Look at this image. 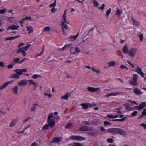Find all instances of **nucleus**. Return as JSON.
<instances>
[{
	"instance_id": "nucleus-1",
	"label": "nucleus",
	"mask_w": 146,
	"mask_h": 146,
	"mask_svg": "<svg viewBox=\"0 0 146 146\" xmlns=\"http://www.w3.org/2000/svg\"><path fill=\"white\" fill-rule=\"evenodd\" d=\"M54 115L53 113L50 114L47 118L48 124H45L42 128L43 130L51 129L55 125V121L53 118Z\"/></svg>"
},
{
	"instance_id": "nucleus-2",
	"label": "nucleus",
	"mask_w": 146,
	"mask_h": 146,
	"mask_svg": "<svg viewBox=\"0 0 146 146\" xmlns=\"http://www.w3.org/2000/svg\"><path fill=\"white\" fill-rule=\"evenodd\" d=\"M106 133H109L113 134H119L121 135H125L126 134V132L125 131L119 128H109L107 130Z\"/></svg>"
},
{
	"instance_id": "nucleus-3",
	"label": "nucleus",
	"mask_w": 146,
	"mask_h": 146,
	"mask_svg": "<svg viewBox=\"0 0 146 146\" xmlns=\"http://www.w3.org/2000/svg\"><path fill=\"white\" fill-rule=\"evenodd\" d=\"M137 49L136 48H131L129 50L128 55L131 58L134 57L136 54Z\"/></svg>"
},
{
	"instance_id": "nucleus-4",
	"label": "nucleus",
	"mask_w": 146,
	"mask_h": 146,
	"mask_svg": "<svg viewBox=\"0 0 146 146\" xmlns=\"http://www.w3.org/2000/svg\"><path fill=\"white\" fill-rule=\"evenodd\" d=\"M138 75L134 74L133 75V79L130 80L129 83L131 84L134 86H136L138 84L137 82Z\"/></svg>"
},
{
	"instance_id": "nucleus-5",
	"label": "nucleus",
	"mask_w": 146,
	"mask_h": 146,
	"mask_svg": "<svg viewBox=\"0 0 146 146\" xmlns=\"http://www.w3.org/2000/svg\"><path fill=\"white\" fill-rule=\"evenodd\" d=\"M31 46V45L30 44H28L26 46L19 48L17 50V53L19 54L20 53V52H26Z\"/></svg>"
},
{
	"instance_id": "nucleus-6",
	"label": "nucleus",
	"mask_w": 146,
	"mask_h": 146,
	"mask_svg": "<svg viewBox=\"0 0 146 146\" xmlns=\"http://www.w3.org/2000/svg\"><path fill=\"white\" fill-rule=\"evenodd\" d=\"M70 138L72 140H76L78 141H80L85 139L84 137L79 136L73 135L70 137Z\"/></svg>"
},
{
	"instance_id": "nucleus-7",
	"label": "nucleus",
	"mask_w": 146,
	"mask_h": 146,
	"mask_svg": "<svg viewBox=\"0 0 146 146\" xmlns=\"http://www.w3.org/2000/svg\"><path fill=\"white\" fill-rule=\"evenodd\" d=\"M146 105V102H143L141 103L139 106H136L135 108L137 110H141L143 109Z\"/></svg>"
},
{
	"instance_id": "nucleus-8",
	"label": "nucleus",
	"mask_w": 146,
	"mask_h": 146,
	"mask_svg": "<svg viewBox=\"0 0 146 146\" xmlns=\"http://www.w3.org/2000/svg\"><path fill=\"white\" fill-rule=\"evenodd\" d=\"M100 89V88L98 87L96 88L94 87H89L87 88V90L88 91L93 92H96Z\"/></svg>"
},
{
	"instance_id": "nucleus-9",
	"label": "nucleus",
	"mask_w": 146,
	"mask_h": 146,
	"mask_svg": "<svg viewBox=\"0 0 146 146\" xmlns=\"http://www.w3.org/2000/svg\"><path fill=\"white\" fill-rule=\"evenodd\" d=\"M136 72L141 76L143 78L145 75V74L142 72L141 68L139 66H137V68H135Z\"/></svg>"
},
{
	"instance_id": "nucleus-10",
	"label": "nucleus",
	"mask_w": 146,
	"mask_h": 146,
	"mask_svg": "<svg viewBox=\"0 0 146 146\" xmlns=\"http://www.w3.org/2000/svg\"><path fill=\"white\" fill-rule=\"evenodd\" d=\"M18 118H16L15 119L13 120L9 123V126L12 127L15 125V124L17 123L18 121Z\"/></svg>"
},
{
	"instance_id": "nucleus-11",
	"label": "nucleus",
	"mask_w": 146,
	"mask_h": 146,
	"mask_svg": "<svg viewBox=\"0 0 146 146\" xmlns=\"http://www.w3.org/2000/svg\"><path fill=\"white\" fill-rule=\"evenodd\" d=\"M19 27V26L18 25H12L9 26L7 29V31L9 29L11 30H17Z\"/></svg>"
},
{
	"instance_id": "nucleus-12",
	"label": "nucleus",
	"mask_w": 146,
	"mask_h": 146,
	"mask_svg": "<svg viewBox=\"0 0 146 146\" xmlns=\"http://www.w3.org/2000/svg\"><path fill=\"white\" fill-rule=\"evenodd\" d=\"M27 81L25 80H21L17 83V84L19 86H23L27 85Z\"/></svg>"
},
{
	"instance_id": "nucleus-13",
	"label": "nucleus",
	"mask_w": 146,
	"mask_h": 146,
	"mask_svg": "<svg viewBox=\"0 0 146 146\" xmlns=\"http://www.w3.org/2000/svg\"><path fill=\"white\" fill-rule=\"evenodd\" d=\"M82 108L84 109H87L88 107H92V105L90 103H82L81 104Z\"/></svg>"
},
{
	"instance_id": "nucleus-14",
	"label": "nucleus",
	"mask_w": 146,
	"mask_h": 146,
	"mask_svg": "<svg viewBox=\"0 0 146 146\" xmlns=\"http://www.w3.org/2000/svg\"><path fill=\"white\" fill-rule=\"evenodd\" d=\"M13 82V81L7 82L5 83L1 86H0V90L5 88L9 84Z\"/></svg>"
},
{
	"instance_id": "nucleus-15",
	"label": "nucleus",
	"mask_w": 146,
	"mask_h": 146,
	"mask_svg": "<svg viewBox=\"0 0 146 146\" xmlns=\"http://www.w3.org/2000/svg\"><path fill=\"white\" fill-rule=\"evenodd\" d=\"M13 82V81L7 82L5 83L1 86H0V90L5 88L9 84Z\"/></svg>"
},
{
	"instance_id": "nucleus-16",
	"label": "nucleus",
	"mask_w": 146,
	"mask_h": 146,
	"mask_svg": "<svg viewBox=\"0 0 146 146\" xmlns=\"http://www.w3.org/2000/svg\"><path fill=\"white\" fill-rule=\"evenodd\" d=\"M120 93L119 92L117 93H109L106 95H104V96L106 98H108L109 97L112 96H116L120 94Z\"/></svg>"
},
{
	"instance_id": "nucleus-17",
	"label": "nucleus",
	"mask_w": 146,
	"mask_h": 146,
	"mask_svg": "<svg viewBox=\"0 0 146 146\" xmlns=\"http://www.w3.org/2000/svg\"><path fill=\"white\" fill-rule=\"evenodd\" d=\"M133 92L136 94L137 95H140L142 93L140 89L136 88H134Z\"/></svg>"
},
{
	"instance_id": "nucleus-18",
	"label": "nucleus",
	"mask_w": 146,
	"mask_h": 146,
	"mask_svg": "<svg viewBox=\"0 0 146 146\" xmlns=\"http://www.w3.org/2000/svg\"><path fill=\"white\" fill-rule=\"evenodd\" d=\"M61 138L60 137H55L52 140V142L58 143L61 140Z\"/></svg>"
},
{
	"instance_id": "nucleus-19",
	"label": "nucleus",
	"mask_w": 146,
	"mask_h": 146,
	"mask_svg": "<svg viewBox=\"0 0 146 146\" xmlns=\"http://www.w3.org/2000/svg\"><path fill=\"white\" fill-rule=\"evenodd\" d=\"M79 34L78 33L77 35H74L70 36L69 37V40L70 41H73L76 40L78 38Z\"/></svg>"
},
{
	"instance_id": "nucleus-20",
	"label": "nucleus",
	"mask_w": 146,
	"mask_h": 146,
	"mask_svg": "<svg viewBox=\"0 0 146 146\" xmlns=\"http://www.w3.org/2000/svg\"><path fill=\"white\" fill-rule=\"evenodd\" d=\"M123 50L124 53L125 54H128L129 53V48L127 45H125L123 48Z\"/></svg>"
},
{
	"instance_id": "nucleus-21",
	"label": "nucleus",
	"mask_w": 146,
	"mask_h": 146,
	"mask_svg": "<svg viewBox=\"0 0 146 146\" xmlns=\"http://www.w3.org/2000/svg\"><path fill=\"white\" fill-rule=\"evenodd\" d=\"M70 94L68 92H67L65 95L61 98V99L67 100L69 97Z\"/></svg>"
},
{
	"instance_id": "nucleus-22",
	"label": "nucleus",
	"mask_w": 146,
	"mask_h": 146,
	"mask_svg": "<svg viewBox=\"0 0 146 146\" xmlns=\"http://www.w3.org/2000/svg\"><path fill=\"white\" fill-rule=\"evenodd\" d=\"M27 31H29L28 34L29 35L31 33L33 32V30L32 27L30 26H28L27 27Z\"/></svg>"
},
{
	"instance_id": "nucleus-23",
	"label": "nucleus",
	"mask_w": 146,
	"mask_h": 146,
	"mask_svg": "<svg viewBox=\"0 0 146 146\" xmlns=\"http://www.w3.org/2000/svg\"><path fill=\"white\" fill-rule=\"evenodd\" d=\"M13 92L15 95L17 94L18 92V87L17 86H15L12 90Z\"/></svg>"
},
{
	"instance_id": "nucleus-24",
	"label": "nucleus",
	"mask_w": 146,
	"mask_h": 146,
	"mask_svg": "<svg viewBox=\"0 0 146 146\" xmlns=\"http://www.w3.org/2000/svg\"><path fill=\"white\" fill-rule=\"evenodd\" d=\"M109 66H113L116 64V61L114 60L111 61L108 63Z\"/></svg>"
},
{
	"instance_id": "nucleus-25",
	"label": "nucleus",
	"mask_w": 146,
	"mask_h": 146,
	"mask_svg": "<svg viewBox=\"0 0 146 146\" xmlns=\"http://www.w3.org/2000/svg\"><path fill=\"white\" fill-rule=\"evenodd\" d=\"M72 43H70L69 44H65L64 46L62 48L59 49V50L60 51H63L68 46L70 47H71L72 46Z\"/></svg>"
},
{
	"instance_id": "nucleus-26",
	"label": "nucleus",
	"mask_w": 146,
	"mask_h": 146,
	"mask_svg": "<svg viewBox=\"0 0 146 146\" xmlns=\"http://www.w3.org/2000/svg\"><path fill=\"white\" fill-rule=\"evenodd\" d=\"M106 117L110 119H114L118 118L119 116L118 115H113L112 114H111L108 115Z\"/></svg>"
},
{
	"instance_id": "nucleus-27",
	"label": "nucleus",
	"mask_w": 146,
	"mask_h": 146,
	"mask_svg": "<svg viewBox=\"0 0 146 146\" xmlns=\"http://www.w3.org/2000/svg\"><path fill=\"white\" fill-rule=\"evenodd\" d=\"M67 10H65L64 12V13L63 15V20H64V21L66 23V24H68V23L66 21V13Z\"/></svg>"
},
{
	"instance_id": "nucleus-28",
	"label": "nucleus",
	"mask_w": 146,
	"mask_h": 146,
	"mask_svg": "<svg viewBox=\"0 0 146 146\" xmlns=\"http://www.w3.org/2000/svg\"><path fill=\"white\" fill-rule=\"evenodd\" d=\"M127 118V117H125L121 119H114L112 120L113 121H120V122H124V121L125 119Z\"/></svg>"
},
{
	"instance_id": "nucleus-29",
	"label": "nucleus",
	"mask_w": 146,
	"mask_h": 146,
	"mask_svg": "<svg viewBox=\"0 0 146 146\" xmlns=\"http://www.w3.org/2000/svg\"><path fill=\"white\" fill-rule=\"evenodd\" d=\"M38 106V104L36 103L33 104V106L31 107V110L32 111H35L36 108V106Z\"/></svg>"
},
{
	"instance_id": "nucleus-30",
	"label": "nucleus",
	"mask_w": 146,
	"mask_h": 146,
	"mask_svg": "<svg viewBox=\"0 0 146 146\" xmlns=\"http://www.w3.org/2000/svg\"><path fill=\"white\" fill-rule=\"evenodd\" d=\"M75 48L73 47H71L70 48V51L71 54L74 55L76 54V52L74 51Z\"/></svg>"
},
{
	"instance_id": "nucleus-31",
	"label": "nucleus",
	"mask_w": 146,
	"mask_h": 146,
	"mask_svg": "<svg viewBox=\"0 0 146 146\" xmlns=\"http://www.w3.org/2000/svg\"><path fill=\"white\" fill-rule=\"evenodd\" d=\"M19 75H21L22 74V71L21 69H16L14 71Z\"/></svg>"
},
{
	"instance_id": "nucleus-32",
	"label": "nucleus",
	"mask_w": 146,
	"mask_h": 146,
	"mask_svg": "<svg viewBox=\"0 0 146 146\" xmlns=\"http://www.w3.org/2000/svg\"><path fill=\"white\" fill-rule=\"evenodd\" d=\"M50 30V28L48 26H46L43 29V31L46 32H48Z\"/></svg>"
},
{
	"instance_id": "nucleus-33",
	"label": "nucleus",
	"mask_w": 146,
	"mask_h": 146,
	"mask_svg": "<svg viewBox=\"0 0 146 146\" xmlns=\"http://www.w3.org/2000/svg\"><path fill=\"white\" fill-rule=\"evenodd\" d=\"M65 23H66L64 21V20L63 22H62V28H64V27L65 29H67L68 28V27L67 25L65 24Z\"/></svg>"
},
{
	"instance_id": "nucleus-34",
	"label": "nucleus",
	"mask_w": 146,
	"mask_h": 146,
	"mask_svg": "<svg viewBox=\"0 0 146 146\" xmlns=\"http://www.w3.org/2000/svg\"><path fill=\"white\" fill-rule=\"evenodd\" d=\"M91 70L97 74H99L100 73V70H96L93 67L91 68Z\"/></svg>"
},
{
	"instance_id": "nucleus-35",
	"label": "nucleus",
	"mask_w": 146,
	"mask_h": 146,
	"mask_svg": "<svg viewBox=\"0 0 146 146\" xmlns=\"http://www.w3.org/2000/svg\"><path fill=\"white\" fill-rule=\"evenodd\" d=\"M56 0H55L53 3L50 5L49 7L50 8H54L56 6Z\"/></svg>"
},
{
	"instance_id": "nucleus-36",
	"label": "nucleus",
	"mask_w": 146,
	"mask_h": 146,
	"mask_svg": "<svg viewBox=\"0 0 146 146\" xmlns=\"http://www.w3.org/2000/svg\"><path fill=\"white\" fill-rule=\"evenodd\" d=\"M87 126H83L80 128V129L81 131H86V128Z\"/></svg>"
},
{
	"instance_id": "nucleus-37",
	"label": "nucleus",
	"mask_w": 146,
	"mask_h": 146,
	"mask_svg": "<svg viewBox=\"0 0 146 146\" xmlns=\"http://www.w3.org/2000/svg\"><path fill=\"white\" fill-rule=\"evenodd\" d=\"M122 13V11L119 9H117V12L116 14L119 16H121V14Z\"/></svg>"
},
{
	"instance_id": "nucleus-38",
	"label": "nucleus",
	"mask_w": 146,
	"mask_h": 146,
	"mask_svg": "<svg viewBox=\"0 0 146 146\" xmlns=\"http://www.w3.org/2000/svg\"><path fill=\"white\" fill-rule=\"evenodd\" d=\"M12 78H14L15 79H19V78L20 76L17 73L13 74Z\"/></svg>"
},
{
	"instance_id": "nucleus-39",
	"label": "nucleus",
	"mask_w": 146,
	"mask_h": 146,
	"mask_svg": "<svg viewBox=\"0 0 146 146\" xmlns=\"http://www.w3.org/2000/svg\"><path fill=\"white\" fill-rule=\"evenodd\" d=\"M20 61V58H16L14 59L13 60V62L17 63L19 62H19Z\"/></svg>"
},
{
	"instance_id": "nucleus-40",
	"label": "nucleus",
	"mask_w": 146,
	"mask_h": 146,
	"mask_svg": "<svg viewBox=\"0 0 146 146\" xmlns=\"http://www.w3.org/2000/svg\"><path fill=\"white\" fill-rule=\"evenodd\" d=\"M72 146H83L81 143H73L72 144Z\"/></svg>"
},
{
	"instance_id": "nucleus-41",
	"label": "nucleus",
	"mask_w": 146,
	"mask_h": 146,
	"mask_svg": "<svg viewBox=\"0 0 146 146\" xmlns=\"http://www.w3.org/2000/svg\"><path fill=\"white\" fill-rule=\"evenodd\" d=\"M111 9L110 8L106 12V16L108 17V16L109 15L111 12Z\"/></svg>"
},
{
	"instance_id": "nucleus-42",
	"label": "nucleus",
	"mask_w": 146,
	"mask_h": 146,
	"mask_svg": "<svg viewBox=\"0 0 146 146\" xmlns=\"http://www.w3.org/2000/svg\"><path fill=\"white\" fill-rule=\"evenodd\" d=\"M93 4L94 6L97 7L99 5V4L96 0H93Z\"/></svg>"
},
{
	"instance_id": "nucleus-43",
	"label": "nucleus",
	"mask_w": 146,
	"mask_h": 146,
	"mask_svg": "<svg viewBox=\"0 0 146 146\" xmlns=\"http://www.w3.org/2000/svg\"><path fill=\"white\" fill-rule=\"evenodd\" d=\"M7 11V9H4L3 10H0V13L3 14L6 13Z\"/></svg>"
},
{
	"instance_id": "nucleus-44",
	"label": "nucleus",
	"mask_w": 146,
	"mask_h": 146,
	"mask_svg": "<svg viewBox=\"0 0 146 146\" xmlns=\"http://www.w3.org/2000/svg\"><path fill=\"white\" fill-rule=\"evenodd\" d=\"M72 123H70L68 125H67L66 126V128L67 129H70V128L72 127Z\"/></svg>"
},
{
	"instance_id": "nucleus-45",
	"label": "nucleus",
	"mask_w": 146,
	"mask_h": 146,
	"mask_svg": "<svg viewBox=\"0 0 146 146\" xmlns=\"http://www.w3.org/2000/svg\"><path fill=\"white\" fill-rule=\"evenodd\" d=\"M107 141L108 143H112L114 141L113 140L112 138H108L107 139Z\"/></svg>"
},
{
	"instance_id": "nucleus-46",
	"label": "nucleus",
	"mask_w": 146,
	"mask_h": 146,
	"mask_svg": "<svg viewBox=\"0 0 146 146\" xmlns=\"http://www.w3.org/2000/svg\"><path fill=\"white\" fill-rule=\"evenodd\" d=\"M111 124V123L107 121H105L104 122V125L105 126H106L107 125H110Z\"/></svg>"
},
{
	"instance_id": "nucleus-47",
	"label": "nucleus",
	"mask_w": 146,
	"mask_h": 146,
	"mask_svg": "<svg viewBox=\"0 0 146 146\" xmlns=\"http://www.w3.org/2000/svg\"><path fill=\"white\" fill-rule=\"evenodd\" d=\"M15 64L13 63L12 64H10L7 66V67L10 69H11L13 68V65Z\"/></svg>"
},
{
	"instance_id": "nucleus-48",
	"label": "nucleus",
	"mask_w": 146,
	"mask_h": 146,
	"mask_svg": "<svg viewBox=\"0 0 146 146\" xmlns=\"http://www.w3.org/2000/svg\"><path fill=\"white\" fill-rule=\"evenodd\" d=\"M133 21L134 25L136 26H138L139 25V23L138 21H136L133 19Z\"/></svg>"
},
{
	"instance_id": "nucleus-49",
	"label": "nucleus",
	"mask_w": 146,
	"mask_h": 146,
	"mask_svg": "<svg viewBox=\"0 0 146 146\" xmlns=\"http://www.w3.org/2000/svg\"><path fill=\"white\" fill-rule=\"evenodd\" d=\"M138 112L137 111H135L133 112L131 114L132 116H134L137 115L138 114Z\"/></svg>"
},
{
	"instance_id": "nucleus-50",
	"label": "nucleus",
	"mask_w": 146,
	"mask_h": 146,
	"mask_svg": "<svg viewBox=\"0 0 146 146\" xmlns=\"http://www.w3.org/2000/svg\"><path fill=\"white\" fill-rule=\"evenodd\" d=\"M75 50H76V52L78 53H79L81 52V51L80 49L78 48V47H76L75 48Z\"/></svg>"
},
{
	"instance_id": "nucleus-51",
	"label": "nucleus",
	"mask_w": 146,
	"mask_h": 146,
	"mask_svg": "<svg viewBox=\"0 0 146 146\" xmlns=\"http://www.w3.org/2000/svg\"><path fill=\"white\" fill-rule=\"evenodd\" d=\"M105 7V5L104 4H102V7H99V9H101L102 11H103Z\"/></svg>"
},
{
	"instance_id": "nucleus-52",
	"label": "nucleus",
	"mask_w": 146,
	"mask_h": 146,
	"mask_svg": "<svg viewBox=\"0 0 146 146\" xmlns=\"http://www.w3.org/2000/svg\"><path fill=\"white\" fill-rule=\"evenodd\" d=\"M14 39V38H13V37H9L7 38L5 40H6V41L11 40H13Z\"/></svg>"
},
{
	"instance_id": "nucleus-53",
	"label": "nucleus",
	"mask_w": 146,
	"mask_h": 146,
	"mask_svg": "<svg viewBox=\"0 0 146 146\" xmlns=\"http://www.w3.org/2000/svg\"><path fill=\"white\" fill-rule=\"evenodd\" d=\"M143 34H141L139 36V38H140V41L141 42H142V41L143 40Z\"/></svg>"
},
{
	"instance_id": "nucleus-54",
	"label": "nucleus",
	"mask_w": 146,
	"mask_h": 146,
	"mask_svg": "<svg viewBox=\"0 0 146 146\" xmlns=\"http://www.w3.org/2000/svg\"><path fill=\"white\" fill-rule=\"evenodd\" d=\"M116 111L117 113L122 114L121 111L119 108H117L116 109Z\"/></svg>"
},
{
	"instance_id": "nucleus-55",
	"label": "nucleus",
	"mask_w": 146,
	"mask_h": 146,
	"mask_svg": "<svg viewBox=\"0 0 146 146\" xmlns=\"http://www.w3.org/2000/svg\"><path fill=\"white\" fill-rule=\"evenodd\" d=\"M27 19H29V20H31V17H26L25 18L23 19V20H25Z\"/></svg>"
},
{
	"instance_id": "nucleus-56",
	"label": "nucleus",
	"mask_w": 146,
	"mask_h": 146,
	"mask_svg": "<svg viewBox=\"0 0 146 146\" xmlns=\"http://www.w3.org/2000/svg\"><path fill=\"white\" fill-rule=\"evenodd\" d=\"M93 130V128L91 127L87 126L86 128V131H92Z\"/></svg>"
},
{
	"instance_id": "nucleus-57",
	"label": "nucleus",
	"mask_w": 146,
	"mask_h": 146,
	"mask_svg": "<svg viewBox=\"0 0 146 146\" xmlns=\"http://www.w3.org/2000/svg\"><path fill=\"white\" fill-rule=\"evenodd\" d=\"M127 62L129 64L132 66V67H135V66L130 61L128 60Z\"/></svg>"
},
{
	"instance_id": "nucleus-58",
	"label": "nucleus",
	"mask_w": 146,
	"mask_h": 146,
	"mask_svg": "<svg viewBox=\"0 0 146 146\" xmlns=\"http://www.w3.org/2000/svg\"><path fill=\"white\" fill-rule=\"evenodd\" d=\"M5 67L4 63L2 61L0 62V67Z\"/></svg>"
},
{
	"instance_id": "nucleus-59",
	"label": "nucleus",
	"mask_w": 146,
	"mask_h": 146,
	"mask_svg": "<svg viewBox=\"0 0 146 146\" xmlns=\"http://www.w3.org/2000/svg\"><path fill=\"white\" fill-rule=\"evenodd\" d=\"M82 123L83 124L86 125H89V123L88 121H83L82 122Z\"/></svg>"
},
{
	"instance_id": "nucleus-60",
	"label": "nucleus",
	"mask_w": 146,
	"mask_h": 146,
	"mask_svg": "<svg viewBox=\"0 0 146 146\" xmlns=\"http://www.w3.org/2000/svg\"><path fill=\"white\" fill-rule=\"evenodd\" d=\"M31 117H28L24 121L25 122H27L29 121V120L30 119H31Z\"/></svg>"
},
{
	"instance_id": "nucleus-61",
	"label": "nucleus",
	"mask_w": 146,
	"mask_h": 146,
	"mask_svg": "<svg viewBox=\"0 0 146 146\" xmlns=\"http://www.w3.org/2000/svg\"><path fill=\"white\" fill-rule=\"evenodd\" d=\"M32 78H33L34 79H36L37 78V74H35L33 75L32 77Z\"/></svg>"
},
{
	"instance_id": "nucleus-62",
	"label": "nucleus",
	"mask_w": 146,
	"mask_h": 146,
	"mask_svg": "<svg viewBox=\"0 0 146 146\" xmlns=\"http://www.w3.org/2000/svg\"><path fill=\"white\" fill-rule=\"evenodd\" d=\"M100 129L102 131H106V129L103 127H100Z\"/></svg>"
},
{
	"instance_id": "nucleus-63",
	"label": "nucleus",
	"mask_w": 146,
	"mask_h": 146,
	"mask_svg": "<svg viewBox=\"0 0 146 146\" xmlns=\"http://www.w3.org/2000/svg\"><path fill=\"white\" fill-rule=\"evenodd\" d=\"M142 113L143 114L146 116V109H144Z\"/></svg>"
},
{
	"instance_id": "nucleus-64",
	"label": "nucleus",
	"mask_w": 146,
	"mask_h": 146,
	"mask_svg": "<svg viewBox=\"0 0 146 146\" xmlns=\"http://www.w3.org/2000/svg\"><path fill=\"white\" fill-rule=\"evenodd\" d=\"M140 125H141L143 126L145 129H146V124L145 123H142Z\"/></svg>"
}]
</instances>
